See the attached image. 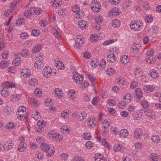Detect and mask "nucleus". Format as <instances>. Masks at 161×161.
Segmentation results:
<instances>
[{"mask_svg": "<svg viewBox=\"0 0 161 161\" xmlns=\"http://www.w3.org/2000/svg\"><path fill=\"white\" fill-rule=\"evenodd\" d=\"M115 72V70L112 68H109L107 69L106 71V74L109 75L110 74H113Z\"/></svg>", "mask_w": 161, "mask_h": 161, "instance_id": "38", "label": "nucleus"}, {"mask_svg": "<svg viewBox=\"0 0 161 161\" xmlns=\"http://www.w3.org/2000/svg\"><path fill=\"white\" fill-rule=\"evenodd\" d=\"M74 161H84V159L83 157L80 156H77L74 157Z\"/></svg>", "mask_w": 161, "mask_h": 161, "instance_id": "51", "label": "nucleus"}, {"mask_svg": "<svg viewBox=\"0 0 161 161\" xmlns=\"http://www.w3.org/2000/svg\"><path fill=\"white\" fill-rule=\"evenodd\" d=\"M42 93V91L39 89H36L34 91L35 95L37 97H39L41 96Z\"/></svg>", "mask_w": 161, "mask_h": 161, "instance_id": "33", "label": "nucleus"}, {"mask_svg": "<svg viewBox=\"0 0 161 161\" xmlns=\"http://www.w3.org/2000/svg\"><path fill=\"white\" fill-rule=\"evenodd\" d=\"M15 2L14 1L13 3H11L10 5V7L12 8L11 12H16L15 9L16 8L15 5L16 4L15 3Z\"/></svg>", "mask_w": 161, "mask_h": 161, "instance_id": "46", "label": "nucleus"}, {"mask_svg": "<svg viewBox=\"0 0 161 161\" xmlns=\"http://www.w3.org/2000/svg\"><path fill=\"white\" fill-rule=\"evenodd\" d=\"M155 89L154 86L152 85H146L143 87L144 91L148 92L153 91Z\"/></svg>", "mask_w": 161, "mask_h": 161, "instance_id": "13", "label": "nucleus"}, {"mask_svg": "<svg viewBox=\"0 0 161 161\" xmlns=\"http://www.w3.org/2000/svg\"><path fill=\"white\" fill-rule=\"evenodd\" d=\"M28 37V34L24 32L21 34L20 37L23 39H26Z\"/></svg>", "mask_w": 161, "mask_h": 161, "instance_id": "63", "label": "nucleus"}, {"mask_svg": "<svg viewBox=\"0 0 161 161\" xmlns=\"http://www.w3.org/2000/svg\"><path fill=\"white\" fill-rule=\"evenodd\" d=\"M17 115L18 116V118L20 120H22L23 118L26 117V116L24 115V113L18 110L17 112Z\"/></svg>", "mask_w": 161, "mask_h": 161, "instance_id": "31", "label": "nucleus"}, {"mask_svg": "<svg viewBox=\"0 0 161 161\" xmlns=\"http://www.w3.org/2000/svg\"><path fill=\"white\" fill-rule=\"evenodd\" d=\"M152 141L155 144H158L160 141L161 139L160 136L157 135H154L151 138Z\"/></svg>", "mask_w": 161, "mask_h": 161, "instance_id": "12", "label": "nucleus"}, {"mask_svg": "<svg viewBox=\"0 0 161 161\" xmlns=\"http://www.w3.org/2000/svg\"><path fill=\"white\" fill-rule=\"evenodd\" d=\"M102 142V144L106 147L109 149L110 147V145H109L108 143L106 141L105 139H103Z\"/></svg>", "mask_w": 161, "mask_h": 161, "instance_id": "54", "label": "nucleus"}, {"mask_svg": "<svg viewBox=\"0 0 161 161\" xmlns=\"http://www.w3.org/2000/svg\"><path fill=\"white\" fill-rule=\"evenodd\" d=\"M108 103L110 106H114L116 105V103L114 100L112 99H109L108 101Z\"/></svg>", "mask_w": 161, "mask_h": 161, "instance_id": "48", "label": "nucleus"}, {"mask_svg": "<svg viewBox=\"0 0 161 161\" xmlns=\"http://www.w3.org/2000/svg\"><path fill=\"white\" fill-rule=\"evenodd\" d=\"M76 38V43L74 45V47L75 48L79 49L80 46L84 43V41L81 36H77Z\"/></svg>", "mask_w": 161, "mask_h": 161, "instance_id": "6", "label": "nucleus"}, {"mask_svg": "<svg viewBox=\"0 0 161 161\" xmlns=\"http://www.w3.org/2000/svg\"><path fill=\"white\" fill-rule=\"evenodd\" d=\"M3 84L5 86V87H14L15 86V84L11 82L5 81L3 83Z\"/></svg>", "mask_w": 161, "mask_h": 161, "instance_id": "27", "label": "nucleus"}, {"mask_svg": "<svg viewBox=\"0 0 161 161\" xmlns=\"http://www.w3.org/2000/svg\"><path fill=\"white\" fill-rule=\"evenodd\" d=\"M46 123L43 120H40L37 122V127H36V131L39 132H42L44 130V128L45 126Z\"/></svg>", "mask_w": 161, "mask_h": 161, "instance_id": "3", "label": "nucleus"}, {"mask_svg": "<svg viewBox=\"0 0 161 161\" xmlns=\"http://www.w3.org/2000/svg\"><path fill=\"white\" fill-rule=\"evenodd\" d=\"M29 51L25 49L23 50L22 53H20V54H21L22 56L25 57L29 54Z\"/></svg>", "mask_w": 161, "mask_h": 161, "instance_id": "42", "label": "nucleus"}, {"mask_svg": "<svg viewBox=\"0 0 161 161\" xmlns=\"http://www.w3.org/2000/svg\"><path fill=\"white\" fill-rule=\"evenodd\" d=\"M97 122L93 118H91L88 122V125L91 127H93L95 125Z\"/></svg>", "mask_w": 161, "mask_h": 161, "instance_id": "30", "label": "nucleus"}, {"mask_svg": "<svg viewBox=\"0 0 161 161\" xmlns=\"http://www.w3.org/2000/svg\"><path fill=\"white\" fill-rule=\"evenodd\" d=\"M114 150L116 152L119 151L121 149V147L120 146L119 144H115L113 147Z\"/></svg>", "mask_w": 161, "mask_h": 161, "instance_id": "50", "label": "nucleus"}, {"mask_svg": "<svg viewBox=\"0 0 161 161\" xmlns=\"http://www.w3.org/2000/svg\"><path fill=\"white\" fill-rule=\"evenodd\" d=\"M138 86V83L135 81H133L130 85V87L132 88H135L136 87Z\"/></svg>", "mask_w": 161, "mask_h": 161, "instance_id": "59", "label": "nucleus"}, {"mask_svg": "<svg viewBox=\"0 0 161 161\" xmlns=\"http://www.w3.org/2000/svg\"><path fill=\"white\" fill-rule=\"evenodd\" d=\"M42 150L47 153V155L48 156H52L54 154V150L53 147H50L48 145L42 143L41 146Z\"/></svg>", "mask_w": 161, "mask_h": 161, "instance_id": "1", "label": "nucleus"}, {"mask_svg": "<svg viewBox=\"0 0 161 161\" xmlns=\"http://www.w3.org/2000/svg\"><path fill=\"white\" fill-rule=\"evenodd\" d=\"M25 19L22 18H19L16 21V24L17 25L19 24H21L23 23L24 22Z\"/></svg>", "mask_w": 161, "mask_h": 161, "instance_id": "49", "label": "nucleus"}, {"mask_svg": "<svg viewBox=\"0 0 161 161\" xmlns=\"http://www.w3.org/2000/svg\"><path fill=\"white\" fill-rule=\"evenodd\" d=\"M149 74L150 75L151 77L154 78H155L158 76L157 71L154 69L151 70L149 71Z\"/></svg>", "mask_w": 161, "mask_h": 161, "instance_id": "20", "label": "nucleus"}, {"mask_svg": "<svg viewBox=\"0 0 161 161\" xmlns=\"http://www.w3.org/2000/svg\"><path fill=\"white\" fill-rule=\"evenodd\" d=\"M107 60L108 61L113 63L115 61L116 58L114 54H108L107 56Z\"/></svg>", "mask_w": 161, "mask_h": 161, "instance_id": "15", "label": "nucleus"}, {"mask_svg": "<svg viewBox=\"0 0 161 161\" xmlns=\"http://www.w3.org/2000/svg\"><path fill=\"white\" fill-rule=\"evenodd\" d=\"M29 102L32 105H35L37 104L36 101L33 98L30 97L28 99Z\"/></svg>", "mask_w": 161, "mask_h": 161, "instance_id": "40", "label": "nucleus"}, {"mask_svg": "<svg viewBox=\"0 0 161 161\" xmlns=\"http://www.w3.org/2000/svg\"><path fill=\"white\" fill-rule=\"evenodd\" d=\"M8 53V51H5L3 52L2 54V58L4 59L7 58Z\"/></svg>", "mask_w": 161, "mask_h": 161, "instance_id": "64", "label": "nucleus"}, {"mask_svg": "<svg viewBox=\"0 0 161 161\" xmlns=\"http://www.w3.org/2000/svg\"><path fill=\"white\" fill-rule=\"evenodd\" d=\"M141 105L143 108H147L148 106V103L145 100H142L141 102Z\"/></svg>", "mask_w": 161, "mask_h": 161, "instance_id": "44", "label": "nucleus"}, {"mask_svg": "<svg viewBox=\"0 0 161 161\" xmlns=\"http://www.w3.org/2000/svg\"><path fill=\"white\" fill-rule=\"evenodd\" d=\"M12 140H9L7 141L5 144V146L3 147L4 149L7 150H7L11 149L14 146V144Z\"/></svg>", "mask_w": 161, "mask_h": 161, "instance_id": "10", "label": "nucleus"}, {"mask_svg": "<svg viewBox=\"0 0 161 161\" xmlns=\"http://www.w3.org/2000/svg\"><path fill=\"white\" fill-rule=\"evenodd\" d=\"M119 132V135L121 137H125L128 135V131L126 129H122Z\"/></svg>", "mask_w": 161, "mask_h": 161, "instance_id": "21", "label": "nucleus"}, {"mask_svg": "<svg viewBox=\"0 0 161 161\" xmlns=\"http://www.w3.org/2000/svg\"><path fill=\"white\" fill-rule=\"evenodd\" d=\"M80 86L81 88H83V87L85 88L89 86V83L88 81L85 80L83 83L82 82V84H80Z\"/></svg>", "mask_w": 161, "mask_h": 161, "instance_id": "56", "label": "nucleus"}, {"mask_svg": "<svg viewBox=\"0 0 161 161\" xmlns=\"http://www.w3.org/2000/svg\"><path fill=\"white\" fill-rule=\"evenodd\" d=\"M66 13V11L64 9H61L58 11V14L60 16H64L65 14Z\"/></svg>", "mask_w": 161, "mask_h": 161, "instance_id": "53", "label": "nucleus"}, {"mask_svg": "<svg viewBox=\"0 0 161 161\" xmlns=\"http://www.w3.org/2000/svg\"><path fill=\"white\" fill-rule=\"evenodd\" d=\"M131 48L133 51L135 53H137L140 49L141 47L139 44L134 43Z\"/></svg>", "mask_w": 161, "mask_h": 161, "instance_id": "28", "label": "nucleus"}, {"mask_svg": "<svg viewBox=\"0 0 161 161\" xmlns=\"http://www.w3.org/2000/svg\"><path fill=\"white\" fill-rule=\"evenodd\" d=\"M84 57L85 58H89L91 57V53H89V52H86L84 53Z\"/></svg>", "mask_w": 161, "mask_h": 161, "instance_id": "62", "label": "nucleus"}, {"mask_svg": "<svg viewBox=\"0 0 161 161\" xmlns=\"http://www.w3.org/2000/svg\"><path fill=\"white\" fill-rule=\"evenodd\" d=\"M136 96L139 99H141L143 97V93L141 89L137 88L136 89Z\"/></svg>", "mask_w": 161, "mask_h": 161, "instance_id": "18", "label": "nucleus"}, {"mask_svg": "<svg viewBox=\"0 0 161 161\" xmlns=\"http://www.w3.org/2000/svg\"><path fill=\"white\" fill-rule=\"evenodd\" d=\"M101 7V6L99 2L97 1V2H95V0H94V2L91 8L93 11L97 12L99 11Z\"/></svg>", "mask_w": 161, "mask_h": 161, "instance_id": "5", "label": "nucleus"}, {"mask_svg": "<svg viewBox=\"0 0 161 161\" xmlns=\"http://www.w3.org/2000/svg\"><path fill=\"white\" fill-rule=\"evenodd\" d=\"M84 138L86 140H88L90 139L91 137V135L89 132H86L83 135Z\"/></svg>", "mask_w": 161, "mask_h": 161, "instance_id": "39", "label": "nucleus"}, {"mask_svg": "<svg viewBox=\"0 0 161 161\" xmlns=\"http://www.w3.org/2000/svg\"><path fill=\"white\" fill-rule=\"evenodd\" d=\"M37 80L34 78L30 79L29 81V84L33 86H34L36 84H37Z\"/></svg>", "mask_w": 161, "mask_h": 161, "instance_id": "35", "label": "nucleus"}, {"mask_svg": "<svg viewBox=\"0 0 161 161\" xmlns=\"http://www.w3.org/2000/svg\"><path fill=\"white\" fill-rule=\"evenodd\" d=\"M154 50L153 49H149L146 52V56L147 59H149L150 57H151L152 61H150L151 63H154L156 59V57L154 55Z\"/></svg>", "mask_w": 161, "mask_h": 161, "instance_id": "4", "label": "nucleus"}, {"mask_svg": "<svg viewBox=\"0 0 161 161\" xmlns=\"http://www.w3.org/2000/svg\"><path fill=\"white\" fill-rule=\"evenodd\" d=\"M7 87H4L1 92V95L5 97H7L8 95L9 92Z\"/></svg>", "mask_w": 161, "mask_h": 161, "instance_id": "26", "label": "nucleus"}, {"mask_svg": "<svg viewBox=\"0 0 161 161\" xmlns=\"http://www.w3.org/2000/svg\"><path fill=\"white\" fill-rule=\"evenodd\" d=\"M143 8L146 10H148L150 8V7L149 6V3L147 2H145L143 3Z\"/></svg>", "mask_w": 161, "mask_h": 161, "instance_id": "58", "label": "nucleus"}, {"mask_svg": "<svg viewBox=\"0 0 161 161\" xmlns=\"http://www.w3.org/2000/svg\"><path fill=\"white\" fill-rule=\"evenodd\" d=\"M62 92V91L59 90V89H55L54 91V94L55 97L60 98L63 96V93Z\"/></svg>", "mask_w": 161, "mask_h": 161, "instance_id": "16", "label": "nucleus"}, {"mask_svg": "<svg viewBox=\"0 0 161 161\" xmlns=\"http://www.w3.org/2000/svg\"><path fill=\"white\" fill-rule=\"evenodd\" d=\"M57 134L53 131H51L49 132V135L50 137H51L53 138L54 140L56 141V139L57 136Z\"/></svg>", "mask_w": 161, "mask_h": 161, "instance_id": "34", "label": "nucleus"}, {"mask_svg": "<svg viewBox=\"0 0 161 161\" xmlns=\"http://www.w3.org/2000/svg\"><path fill=\"white\" fill-rule=\"evenodd\" d=\"M73 80H75V82L78 84H82L83 80V76L82 75H79V74H76L73 75Z\"/></svg>", "mask_w": 161, "mask_h": 161, "instance_id": "8", "label": "nucleus"}, {"mask_svg": "<svg viewBox=\"0 0 161 161\" xmlns=\"http://www.w3.org/2000/svg\"><path fill=\"white\" fill-rule=\"evenodd\" d=\"M87 114L86 113L84 112H81L80 114H78L77 117L80 120H84L86 117Z\"/></svg>", "mask_w": 161, "mask_h": 161, "instance_id": "25", "label": "nucleus"}, {"mask_svg": "<svg viewBox=\"0 0 161 161\" xmlns=\"http://www.w3.org/2000/svg\"><path fill=\"white\" fill-rule=\"evenodd\" d=\"M42 47L41 45H36L32 49V51L33 53H35L39 52L42 49Z\"/></svg>", "mask_w": 161, "mask_h": 161, "instance_id": "22", "label": "nucleus"}, {"mask_svg": "<svg viewBox=\"0 0 161 161\" xmlns=\"http://www.w3.org/2000/svg\"><path fill=\"white\" fill-rule=\"evenodd\" d=\"M21 62L20 57H18V55H17V57L15 60H13V64L15 66H18L20 64Z\"/></svg>", "mask_w": 161, "mask_h": 161, "instance_id": "24", "label": "nucleus"}, {"mask_svg": "<svg viewBox=\"0 0 161 161\" xmlns=\"http://www.w3.org/2000/svg\"><path fill=\"white\" fill-rule=\"evenodd\" d=\"M32 8L34 14L38 15L40 13V11L38 8H37L35 7H32Z\"/></svg>", "mask_w": 161, "mask_h": 161, "instance_id": "52", "label": "nucleus"}, {"mask_svg": "<svg viewBox=\"0 0 161 161\" xmlns=\"http://www.w3.org/2000/svg\"><path fill=\"white\" fill-rule=\"evenodd\" d=\"M34 67L35 68L40 69L44 67V64L41 60H37L34 64Z\"/></svg>", "mask_w": 161, "mask_h": 161, "instance_id": "19", "label": "nucleus"}, {"mask_svg": "<svg viewBox=\"0 0 161 161\" xmlns=\"http://www.w3.org/2000/svg\"><path fill=\"white\" fill-rule=\"evenodd\" d=\"M98 65H100L102 67L105 68L106 66V62L105 59H103L101 60L100 64L98 63Z\"/></svg>", "mask_w": 161, "mask_h": 161, "instance_id": "43", "label": "nucleus"}, {"mask_svg": "<svg viewBox=\"0 0 161 161\" xmlns=\"http://www.w3.org/2000/svg\"><path fill=\"white\" fill-rule=\"evenodd\" d=\"M84 16V13L82 12H79L78 11L77 14L75 15V17L79 19L81 18V17H83Z\"/></svg>", "mask_w": 161, "mask_h": 161, "instance_id": "37", "label": "nucleus"}, {"mask_svg": "<svg viewBox=\"0 0 161 161\" xmlns=\"http://www.w3.org/2000/svg\"><path fill=\"white\" fill-rule=\"evenodd\" d=\"M153 17H152L151 15H149L147 16V18L145 19V21L147 23H150L153 20Z\"/></svg>", "mask_w": 161, "mask_h": 161, "instance_id": "55", "label": "nucleus"}, {"mask_svg": "<svg viewBox=\"0 0 161 161\" xmlns=\"http://www.w3.org/2000/svg\"><path fill=\"white\" fill-rule=\"evenodd\" d=\"M25 139L23 137H22L20 138V141H21L19 144L18 149V150L20 152H23L25 149L27 145L24 142Z\"/></svg>", "mask_w": 161, "mask_h": 161, "instance_id": "7", "label": "nucleus"}, {"mask_svg": "<svg viewBox=\"0 0 161 161\" xmlns=\"http://www.w3.org/2000/svg\"><path fill=\"white\" fill-rule=\"evenodd\" d=\"M120 21L118 19L113 20L112 22V25L114 27H119L120 25Z\"/></svg>", "mask_w": 161, "mask_h": 161, "instance_id": "29", "label": "nucleus"}, {"mask_svg": "<svg viewBox=\"0 0 161 161\" xmlns=\"http://www.w3.org/2000/svg\"><path fill=\"white\" fill-rule=\"evenodd\" d=\"M86 22L84 20H82L80 22H79L78 25L80 26V27L82 28L85 29L86 28Z\"/></svg>", "mask_w": 161, "mask_h": 161, "instance_id": "36", "label": "nucleus"}, {"mask_svg": "<svg viewBox=\"0 0 161 161\" xmlns=\"http://www.w3.org/2000/svg\"><path fill=\"white\" fill-rule=\"evenodd\" d=\"M143 25L140 22V21H134L132 22L130 25V27L131 29L139 31L143 27Z\"/></svg>", "mask_w": 161, "mask_h": 161, "instance_id": "2", "label": "nucleus"}, {"mask_svg": "<svg viewBox=\"0 0 161 161\" xmlns=\"http://www.w3.org/2000/svg\"><path fill=\"white\" fill-rule=\"evenodd\" d=\"M9 65L8 61L3 60L0 63V67L2 68H6Z\"/></svg>", "mask_w": 161, "mask_h": 161, "instance_id": "32", "label": "nucleus"}, {"mask_svg": "<svg viewBox=\"0 0 161 161\" xmlns=\"http://www.w3.org/2000/svg\"><path fill=\"white\" fill-rule=\"evenodd\" d=\"M126 104V101H121L118 104V106L119 108H123L125 107Z\"/></svg>", "mask_w": 161, "mask_h": 161, "instance_id": "41", "label": "nucleus"}, {"mask_svg": "<svg viewBox=\"0 0 161 161\" xmlns=\"http://www.w3.org/2000/svg\"><path fill=\"white\" fill-rule=\"evenodd\" d=\"M120 12V9H119L117 7L113 8L110 11L111 13L114 16L119 15Z\"/></svg>", "mask_w": 161, "mask_h": 161, "instance_id": "17", "label": "nucleus"}, {"mask_svg": "<svg viewBox=\"0 0 161 161\" xmlns=\"http://www.w3.org/2000/svg\"><path fill=\"white\" fill-rule=\"evenodd\" d=\"M127 97H129V101H127V103H128L131 100V98H132L129 94H126L124 96V101H125V100L127 99Z\"/></svg>", "mask_w": 161, "mask_h": 161, "instance_id": "57", "label": "nucleus"}, {"mask_svg": "<svg viewBox=\"0 0 161 161\" xmlns=\"http://www.w3.org/2000/svg\"><path fill=\"white\" fill-rule=\"evenodd\" d=\"M149 158L153 161H158L159 160L158 158L154 154H151L150 155Z\"/></svg>", "mask_w": 161, "mask_h": 161, "instance_id": "47", "label": "nucleus"}, {"mask_svg": "<svg viewBox=\"0 0 161 161\" xmlns=\"http://www.w3.org/2000/svg\"><path fill=\"white\" fill-rule=\"evenodd\" d=\"M120 61L123 64H127L129 62L128 56L124 55V56L121 57L120 58Z\"/></svg>", "mask_w": 161, "mask_h": 161, "instance_id": "23", "label": "nucleus"}, {"mask_svg": "<svg viewBox=\"0 0 161 161\" xmlns=\"http://www.w3.org/2000/svg\"><path fill=\"white\" fill-rule=\"evenodd\" d=\"M146 115L151 119H154L155 118V113L152 110L144 111Z\"/></svg>", "mask_w": 161, "mask_h": 161, "instance_id": "11", "label": "nucleus"}, {"mask_svg": "<svg viewBox=\"0 0 161 161\" xmlns=\"http://www.w3.org/2000/svg\"><path fill=\"white\" fill-rule=\"evenodd\" d=\"M142 135L141 129H137L134 131V136L136 138H139Z\"/></svg>", "mask_w": 161, "mask_h": 161, "instance_id": "14", "label": "nucleus"}, {"mask_svg": "<svg viewBox=\"0 0 161 161\" xmlns=\"http://www.w3.org/2000/svg\"><path fill=\"white\" fill-rule=\"evenodd\" d=\"M95 21L98 24L99 23H101L103 21L102 18L101 16L97 17L95 19Z\"/></svg>", "mask_w": 161, "mask_h": 161, "instance_id": "60", "label": "nucleus"}, {"mask_svg": "<svg viewBox=\"0 0 161 161\" xmlns=\"http://www.w3.org/2000/svg\"><path fill=\"white\" fill-rule=\"evenodd\" d=\"M93 144L90 141H88L87 142L85 146L86 147L88 148V149H90L93 146Z\"/></svg>", "mask_w": 161, "mask_h": 161, "instance_id": "45", "label": "nucleus"}, {"mask_svg": "<svg viewBox=\"0 0 161 161\" xmlns=\"http://www.w3.org/2000/svg\"><path fill=\"white\" fill-rule=\"evenodd\" d=\"M51 69L50 67H45L43 71V76L47 78L49 77L51 73Z\"/></svg>", "mask_w": 161, "mask_h": 161, "instance_id": "9", "label": "nucleus"}, {"mask_svg": "<svg viewBox=\"0 0 161 161\" xmlns=\"http://www.w3.org/2000/svg\"><path fill=\"white\" fill-rule=\"evenodd\" d=\"M141 69L139 68H135L134 69V74L136 76L138 75L140 72Z\"/></svg>", "mask_w": 161, "mask_h": 161, "instance_id": "61", "label": "nucleus"}]
</instances>
